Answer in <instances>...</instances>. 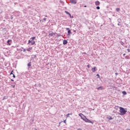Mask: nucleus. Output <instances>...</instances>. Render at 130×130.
Masks as SVG:
<instances>
[{
  "mask_svg": "<svg viewBox=\"0 0 130 130\" xmlns=\"http://www.w3.org/2000/svg\"><path fill=\"white\" fill-rule=\"evenodd\" d=\"M13 71H12V72H11V73H10V75H14V74H13Z\"/></svg>",
  "mask_w": 130,
  "mask_h": 130,
  "instance_id": "nucleus-27",
  "label": "nucleus"
},
{
  "mask_svg": "<svg viewBox=\"0 0 130 130\" xmlns=\"http://www.w3.org/2000/svg\"><path fill=\"white\" fill-rule=\"evenodd\" d=\"M44 21H46V19L45 18H43Z\"/></svg>",
  "mask_w": 130,
  "mask_h": 130,
  "instance_id": "nucleus-35",
  "label": "nucleus"
},
{
  "mask_svg": "<svg viewBox=\"0 0 130 130\" xmlns=\"http://www.w3.org/2000/svg\"><path fill=\"white\" fill-rule=\"evenodd\" d=\"M32 41H33V40H31V39H30V40H28V43H31Z\"/></svg>",
  "mask_w": 130,
  "mask_h": 130,
  "instance_id": "nucleus-15",
  "label": "nucleus"
},
{
  "mask_svg": "<svg viewBox=\"0 0 130 130\" xmlns=\"http://www.w3.org/2000/svg\"><path fill=\"white\" fill-rule=\"evenodd\" d=\"M11 81H12V82H14V80L13 79H11Z\"/></svg>",
  "mask_w": 130,
  "mask_h": 130,
  "instance_id": "nucleus-43",
  "label": "nucleus"
},
{
  "mask_svg": "<svg viewBox=\"0 0 130 130\" xmlns=\"http://www.w3.org/2000/svg\"><path fill=\"white\" fill-rule=\"evenodd\" d=\"M70 3L71 4H74V5H76V4H77V1H76V0H70Z\"/></svg>",
  "mask_w": 130,
  "mask_h": 130,
  "instance_id": "nucleus-3",
  "label": "nucleus"
},
{
  "mask_svg": "<svg viewBox=\"0 0 130 130\" xmlns=\"http://www.w3.org/2000/svg\"><path fill=\"white\" fill-rule=\"evenodd\" d=\"M23 52H26V49H23Z\"/></svg>",
  "mask_w": 130,
  "mask_h": 130,
  "instance_id": "nucleus-32",
  "label": "nucleus"
},
{
  "mask_svg": "<svg viewBox=\"0 0 130 130\" xmlns=\"http://www.w3.org/2000/svg\"><path fill=\"white\" fill-rule=\"evenodd\" d=\"M63 44L64 45H66V44H68V41H67V40H63Z\"/></svg>",
  "mask_w": 130,
  "mask_h": 130,
  "instance_id": "nucleus-6",
  "label": "nucleus"
},
{
  "mask_svg": "<svg viewBox=\"0 0 130 130\" xmlns=\"http://www.w3.org/2000/svg\"><path fill=\"white\" fill-rule=\"evenodd\" d=\"M3 100H5V98H3Z\"/></svg>",
  "mask_w": 130,
  "mask_h": 130,
  "instance_id": "nucleus-45",
  "label": "nucleus"
},
{
  "mask_svg": "<svg viewBox=\"0 0 130 130\" xmlns=\"http://www.w3.org/2000/svg\"><path fill=\"white\" fill-rule=\"evenodd\" d=\"M81 115H83V117H84V116H84V115H83L82 114H79V116H81V118H83V117H82Z\"/></svg>",
  "mask_w": 130,
  "mask_h": 130,
  "instance_id": "nucleus-21",
  "label": "nucleus"
},
{
  "mask_svg": "<svg viewBox=\"0 0 130 130\" xmlns=\"http://www.w3.org/2000/svg\"><path fill=\"white\" fill-rule=\"evenodd\" d=\"M122 94H123V95H126V91H122Z\"/></svg>",
  "mask_w": 130,
  "mask_h": 130,
  "instance_id": "nucleus-16",
  "label": "nucleus"
},
{
  "mask_svg": "<svg viewBox=\"0 0 130 130\" xmlns=\"http://www.w3.org/2000/svg\"><path fill=\"white\" fill-rule=\"evenodd\" d=\"M116 11L117 12H119V11H120V8H117L116 9Z\"/></svg>",
  "mask_w": 130,
  "mask_h": 130,
  "instance_id": "nucleus-14",
  "label": "nucleus"
},
{
  "mask_svg": "<svg viewBox=\"0 0 130 130\" xmlns=\"http://www.w3.org/2000/svg\"><path fill=\"white\" fill-rule=\"evenodd\" d=\"M66 30H68L69 31V30H70V28H66Z\"/></svg>",
  "mask_w": 130,
  "mask_h": 130,
  "instance_id": "nucleus-33",
  "label": "nucleus"
},
{
  "mask_svg": "<svg viewBox=\"0 0 130 130\" xmlns=\"http://www.w3.org/2000/svg\"><path fill=\"white\" fill-rule=\"evenodd\" d=\"M72 18H74V16H72Z\"/></svg>",
  "mask_w": 130,
  "mask_h": 130,
  "instance_id": "nucleus-46",
  "label": "nucleus"
},
{
  "mask_svg": "<svg viewBox=\"0 0 130 130\" xmlns=\"http://www.w3.org/2000/svg\"><path fill=\"white\" fill-rule=\"evenodd\" d=\"M27 67H28V68H30L31 67V62H29L28 64H27Z\"/></svg>",
  "mask_w": 130,
  "mask_h": 130,
  "instance_id": "nucleus-12",
  "label": "nucleus"
},
{
  "mask_svg": "<svg viewBox=\"0 0 130 130\" xmlns=\"http://www.w3.org/2000/svg\"><path fill=\"white\" fill-rule=\"evenodd\" d=\"M11 20H13V17H11Z\"/></svg>",
  "mask_w": 130,
  "mask_h": 130,
  "instance_id": "nucleus-37",
  "label": "nucleus"
},
{
  "mask_svg": "<svg viewBox=\"0 0 130 130\" xmlns=\"http://www.w3.org/2000/svg\"><path fill=\"white\" fill-rule=\"evenodd\" d=\"M84 8H87V6H84Z\"/></svg>",
  "mask_w": 130,
  "mask_h": 130,
  "instance_id": "nucleus-40",
  "label": "nucleus"
},
{
  "mask_svg": "<svg viewBox=\"0 0 130 130\" xmlns=\"http://www.w3.org/2000/svg\"><path fill=\"white\" fill-rule=\"evenodd\" d=\"M87 68L89 69V68H90V66L89 65H87Z\"/></svg>",
  "mask_w": 130,
  "mask_h": 130,
  "instance_id": "nucleus-36",
  "label": "nucleus"
},
{
  "mask_svg": "<svg viewBox=\"0 0 130 130\" xmlns=\"http://www.w3.org/2000/svg\"><path fill=\"white\" fill-rule=\"evenodd\" d=\"M10 42H12V40H8L7 41V43L8 44V45H11V43H10Z\"/></svg>",
  "mask_w": 130,
  "mask_h": 130,
  "instance_id": "nucleus-8",
  "label": "nucleus"
},
{
  "mask_svg": "<svg viewBox=\"0 0 130 130\" xmlns=\"http://www.w3.org/2000/svg\"><path fill=\"white\" fill-rule=\"evenodd\" d=\"M38 86H39V87H41V84L39 83V84H38Z\"/></svg>",
  "mask_w": 130,
  "mask_h": 130,
  "instance_id": "nucleus-28",
  "label": "nucleus"
},
{
  "mask_svg": "<svg viewBox=\"0 0 130 130\" xmlns=\"http://www.w3.org/2000/svg\"><path fill=\"white\" fill-rule=\"evenodd\" d=\"M13 78H16V76H15V74H13Z\"/></svg>",
  "mask_w": 130,
  "mask_h": 130,
  "instance_id": "nucleus-30",
  "label": "nucleus"
},
{
  "mask_svg": "<svg viewBox=\"0 0 130 130\" xmlns=\"http://www.w3.org/2000/svg\"><path fill=\"white\" fill-rule=\"evenodd\" d=\"M70 115H72V113H68V114H67V117H69V116H70Z\"/></svg>",
  "mask_w": 130,
  "mask_h": 130,
  "instance_id": "nucleus-20",
  "label": "nucleus"
},
{
  "mask_svg": "<svg viewBox=\"0 0 130 130\" xmlns=\"http://www.w3.org/2000/svg\"><path fill=\"white\" fill-rule=\"evenodd\" d=\"M65 13L67 14V15H69L70 16H71L70 13H69V12L68 11H65Z\"/></svg>",
  "mask_w": 130,
  "mask_h": 130,
  "instance_id": "nucleus-18",
  "label": "nucleus"
},
{
  "mask_svg": "<svg viewBox=\"0 0 130 130\" xmlns=\"http://www.w3.org/2000/svg\"><path fill=\"white\" fill-rule=\"evenodd\" d=\"M63 122H64V123H66V120H64L63 121Z\"/></svg>",
  "mask_w": 130,
  "mask_h": 130,
  "instance_id": "nucleus-39",
  "label": "nucleus"
},
{
  "mask_svg": "<svg viewBox=\"0 0 130 130\" xmlns=\"http://www.w3.org/2000/svg\"><path fill=\"white\" fill-rule=\"evenodd\" d=\"M126 130H130V128H127Z\"/></svg>",
  "mask_w": 130,
  "mask_h": 130,
  "instance_id": "nucleus-41",
  "label": "nucleus"
},
{
  "mask_svg": "<svg viewBox=\"0 0 130 130\" xmlns=\"http://www.w3.org/2000/svg\"><path fill=\"white\" fill-rule=\"evenodd\" d=\"M81 115H83V117H84V116H84V115H83L82 114H79V116H81V118H83V117H82Z\"/></svg>",
  "mask_w": 130,
  "mask_h": 130,
  "instance_id": "nucleus-22",
  "label": "nucleus"
},
{
  "mask_svg": "<svg viewBox=\"0 0 130 130\" xmlns=\"http://www.w3.org/2000/svg\"><path fill=\"white\" fill-rule=\"evenodd\" d=\"M35 43V41H33L31 43V45H34V44Z\"/></svg>",
  "mask_w": 130,
  "mask_h": 130,
  "instance_id": "nucleus-19",
  "label": "nucleus"
},
{
  "mask_svg": "<svg viewBox=\"0 0 130 130\" xmlns=\"http://www.w3.org/2000/svg\"><path fill=\"white\" fill-rule=\"evenodd\" d=\"M120 44H121V45H123V44H124V43H123V42H120Z\"/></svg>",
  "mask_w": 130,
  "mask_h": 130,
  "instance_id": "nucleus-25",
  "label": "nucleus"
},
{
  "mask_svg": "<svg viewBox=\"0 0 130 130\" xmlns=\"http://www.w3.org/2000/svg\"><path fill=\"white\" fill-rule=\"evenodd\" d=\"M95 6H100V2L99 1H96L95 2Z\"/></svg>",
  "mask_w": 130,
  "mask_h": 130,
  "instance_id": "nucleus-5",
  "label": "nucleus"
},
{
  "mask_svg": "<svg viewBox=\"0 0 130 130\" xmlns=\"http://www.w3.org/2000/svg\"><path fill=\"white\" fill-rule=\"evenodd\" d=\"M107 119H109V120H111V119H113V118L110 116L109 117H107Z\"/></svg>",
  "mask_w": 130,
  "mask_h": 130,
  "instance_id": "nucleus-10",
  "label": "nucleus"
},
{
  "mask_svg": "<svg viewBox=\"0 0 130 130\" xmlns=\"http://www.w3.org/2000/svg\"><path fill=\"white\" fill-rule=\"evenodd\" d=\"M119 112L121 113V115H124L127 112V111L125 110V109L121 107H119Z\"/></svg>",
  "mask_w": 130,
  "mask_h": 130,
  "instance_id": "nucleus-1",
  "label": "nucleus"
},
{
  "mask_svg": "<svg viewBox=\"0 0 130 130\" xmlns=\"http://www.w3.org/2000/svg\"><path fill=\"white\" fill-rule=\"evenodd\" d=\"M91 71L93 72V73H95V72H96V71H97V68L94 67L93 68H92L91 69Z\"/></svg>",
  "mask_w": 130,
  "mask_h": 130,
  "instance_id": "nucleus-4",
  "label": "nucleus"
},
{
  "mask_svg": "<svg viewBox=\"0 0 130 130\" xmlns=\"http://www.w3.org/2000/svg\"><path fill=\"white\" fill-rule=\"evenodd\" d=\"M68 35H70L72 34V31H71V29H69V30L68 31Z\"/></svg>",
  "mask_w": 130,
  "mask_h": 130,
  "instance_id": "nucleus-9",
  "label": "nucleus"
},
{
  "mask_svg": "<svg viewBox=\"0 0 130 130\" xmlns=\"http://www.w3.org/2000/svg\"><path fill=\"white\" fill-rule=\"evenodd\" d=\"M78 130H82V129L79 128L78 129Z\"/></svg>",
  "mask_w": 130,
  "mask_h": 130,
  "instance_id": "nucleus-44",
  "label": "nucleus"
},
{
  "mask_svg": "<svg viewBox=\"0 0 130 130\" xmlns=\"http://www.w3.org/2000/svg\"><path fill=\"white\" fill-rule=\"evenodd\" d=\"M125 55V53H124V54H123V56H124Z\"/></svg>",
  "mask_w": 130,
  "mask_h": 130,
  "instance_id": "nucleus-38",
  "label": "nucleus"
},
{
  "mask_svg": "<svg viewBox=\"0 0 130 130\" xmlns=\"http://www.w3.org/2000/svg\"><path fill=\"white\" fill-rule=\"evenodd\" d=\"M12 87H13V88H15V84L12 85Z\"/></svg>",
  "mask_w": 130,
  "mask_h": 130,
  "instance_id": "nucleus-31",
  "label": "nucleus"
},
{
  "mask_svg": "<svg viewBox=\"0 0 130 130\" xmlns=\"http://www.w3.org/2000/svg\"><path fill=\"white\" fill-rule=\"evenodd\" d=\"M118 26H120V24H119V23L118 24Z\"/></svg>",
  "mask_w": 130,
  "mask_h": 130,
  "instance_id": "nucleus-42",
  "label": "nucleus"
},
{
  "mask_svg": "<svg viewBox=\"0 0 130 130\" xmlns=\"http://www.w3.org/2000/svg\"><path fill=\"white\" fill-rule=\"evenodd\" d=\"M96 9H97V10H100V7L97 6V7H96Z\"/></svg>",
  "mask_w": 130,
  "mask_h": 130,
  "instance_id": "nucleus-24",
  "label": "nucleus"
},
{
  "mask_svg": "<svg viewBox=\"0 0 130 130\" xmlns=\"http://www.w3.org/2000/svg\"><path fill=\"white\" fill-rule=\"evenodd\" d=\"M82 119L84 120V121H85V122H88L89 123H92V124H93V123H94V122H93V121H91V120H89L88 118H87L86 117V116H84L83 118H82Z\"/></svg>",
  "mask_w": 130,
  "mask_h": 130,
  "instance_id": "nucleus-2",
  "label": "nucleus"
},
{
  "mask_svg": "<svg viewBox=\"0 0 130 130\" xmlns=\"http://www.w3.org/2000/svg\"><path fill=\"white\" fill-rule=\"evenodd\" d=\"M35 130H37V129H36Z\"/></svg>",
  "mask_w": 130,
  "mask_h": 130,
  "instance_id": "nucleus-50",
  "label": "nucleus"
},
{
  "mask_svg": "<svg viewBox=\"0 0 130 130\" xmlns=\"http://www.w3.org/2000/svg\"><path fill=\"white\" fill-rule=\"evenodd\" d=\"M59 36H60V35H58L57 34H56L57 37H59Z\"/></svg>",
  "mask_w": 130,
  "mask_h": 130,
  "instance_id": "nucleus-26",
  "label": "nucleus"
},
{
  "mask_svg": "<svg viewBox=\"0 0 130 130\" xmlns=\"http://www.w3.org/2000/svg\"><path fill=\"white\" fill-rule=\"evenodd\" d=\"M96 77H100V76L99 75V74H96Z\"/></svg>",
  "mask_w": 130,
  "mask_h": 130,
  "instance_id": "nucleus-34",
  "label": "nucleus"
},
{
  "mask_svg": "<svg viewBox=\"0 0 130 130\" xmlns=\"http://www.w3.org/2000/svg\"><path fill=\"white\" fill-rule=\"evenodd\" d=\"M96 89H97V90H103V86H100L99 87H97Z\"/></svg>",
  "mask_w": 130,
  "mask_h": 130,
  "instance_id": "nucleus-7",
  "label": "nucleus"
},
{
  "mask_svg": "<svg viewBox=\"0 0 130 130\" xmlns=\"http://www.w3.org/2000/svg\"><path fill=\"white\" fill-rule=\"evenodd\" d=\"M36 38V37H34L30 38V40H34V39H35Z\"/></svg>",
  "mask_w": 130,
  "mask_h": 130,
  "instance_id": "nucleus-17",
  "label": "nucleus"
},
{
  "mask_svg": "<svg viewBox=\"0 0 130 130\" xmlns=\"http://www.w3.org/2000/svg\"><path fill=\"white\" fill-rule=\"evenodd\" d=\"M55 34L51 33V34H49V36L52 37V36H53Z\"/></svg>",
  "mask_w": 130,
  "mask_h": 130,
  "instance_id": "nucleus-11",
  "label": "nucleus"
},
{
  "mask_svg": "<svg viewBox=\"0 0 130 130\" xmlns=\"http://www.w3.org/2000/svg\"><path fill=\"white\" fill-rule=\"evenodd\" d=\"M32 49V48H29L28 49H27V51H30Z\"/></svg>",
  "mask_w": 130,
  "mask_h": 130,
  "instance_id": "nucleus-23",
  "label": "nucleus"
},
{
  "mask_svg": "<svg viewBox=\"0 0 130 130\" xmlns=\"http://www.w3.org/2000/svg\"><path fill=\"white\" fill-rule=\"evenodd\" d=\"M116 75H117V73H116Z\"/></svg>",
  "mask_w": 130,
  "mask_h": 130,
  "instance_id": "nucleus-47",
  "label": "nucleus"
},
{
  "mask_svg": "<svg viewBox=\"0 0 130 130\" xmlns=\"http://www.w3.org/2000/svg\"><path fill=\"white\" fill-rule=\"evenodd\" d=\"M127 50L128 52H130V49H127Z\"/></svg>",
  "mask_w": 130,
  "mask_h": 130,
  "instance_id": "nucleus-29",
  "label": "nucleus"
},
{
  "mask_svg": "<svg viewBox=\"0 0 130 130\" xmlns=\"http://www.w3.org/2000/svg\"><path fill=\"white\" fill-rule=\"evenodd\" d=\"M70 17H71V16H70Z\"/></svg>",
  "mask_w": 130,
  "mask_h": 130,
  "instance_id": "nucleus-48",
  "label": "nucleus"
},
{
  "mask_svg": "<svg viewBox=\"0 0 130 130\" xmlns=\"http://www.w3.org/2000/svg\"><path fill=\"white\" fill-rule=\"evenodd\" d=\"M115 109H116V110H118V109H119V107L115 106Z\"/></svg>",
  "mask_w": 130,
  "mask_h": 130,
  "instance_id": "nucleus-13",
  "label": "nucleus"
},
{
  "mask_svg": "<svg viewBox=\"0 0 130 130\" xmlns=\"http://www.w3.org/2000/svg\"><path fill=\"white\" fill-rule=\"evenodd\" d=\"M74 32H76V30H75Z\"/></svg>",
  "mask_w": 130,
  "mask_h": 130,
  "instance_id": "nucleus-49",
  "label": "nucleus"
}]
</instances>
